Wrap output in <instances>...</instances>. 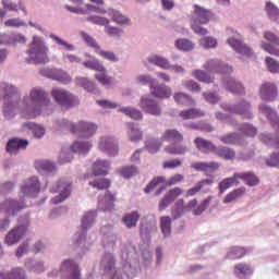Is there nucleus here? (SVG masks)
<instances>
[{"label":"nucleus","mask_w":279,"mask_h":279,"mask_svg":"<svg viewBox=\"0 0 279 279\" xmlns=\"http://www.w3.org/2000/svg\"><path fill=\"white\" fill-rule=\"evenodd\" d=\"M21 112L24 113L27 119H36L40 114H49L53 105L49 99V94L43 87H33L28 95H25L21 99Z\"/></svg>","instance_id":"f257e3e1"},{"label":"nucleus","mask_w":279,"mask_h":279,"mask_svg":"<svg viewBox=\"0 0 279 279\" xmlns=\"http://www.w3.org/2000/svg\"><path fill=\"white\" fill-rule=\"evenodd\" d=\"M25 62L27 64L49 63V46L43 37L34 36L33 41L26 50Z\"/></svg>","instance_id":"f03ea898"},{"label":"nucleus","mask_w":279,"mask_h":279,"mask_svg":"<svg viewBox=\"0 0 279 279\" xmlns=\"http://www.w3.org/2000/svg\"><path fill=\"white\" fill-rule=\"evenodd\" d=\"M122 270L128 279H133L138 276L141 266L138 258H136V247L132 244L122 247L121 251Z\"/></svg>","instance_id":"7ed1b4c3"},{"label":"nucleus","mask_w":279,"mask_h":279,"mask_svg":"<svg viewBox=\"0 0 279 279\" xmlns=\"http://www.w3.org/2000/svg\"><path fill=\"white\" fill-rule=\"evenodd\" d=\"M84 58H86L84 61H82V58L71 54V53H63L62 61L65 64H83L85 69H89V71H96L98 73H108V69H106V65L95 56L85 52Z\"/></svg>","instance_id":"20e7f679"},{"label":"nucleus","mask_w":279,"mask_h":279,"mask_svg":"<svg viewBox=\"0 0 279 279\" xmlns=\"http://www.w3.org/2000/svg\"><path fill=\"white\" fill-rule=\"evenodd\" d=\"M62 279H84L82 278V269L80 264L75 259H63L60 265V269L54 268L48 272V278H58L60 276Z\"/></svg>","instance_id":"39448f33"},{"label":"nucleus","mask_w":279,"mask_h":279,"mask_svg":"<svg viewBox=\"0 0 279 279\" xmlns=\"http://www.w3.org/2000/svg\"><path fill=\"white\" fill-rule=\"evenodd\" d=\"M210 16L211 13L209 10L197 4L194 5V12L191 19V25L194 34H197V36H206V34H208V29L202 25H208Z\"/></svg>","instance_id":"423d86ee"},{"label":"nucleus","mask_w":279,"mask_h":279,"mask_svg":"<svg viewBox=\"0 0 279 279\" xmlns=\"http://www.w3.org/2000/svg\"><path fill=\"white\" fill-rule=\"evenodd\" d=\"M220 108L225 110V112H230L231 114H239L242 119H246L247 121H252L254 119V110L252 109V102L247 99H240L235 104L222 102L220 104Z\"/></svg>","instance_id":"0eeeda50"},{"label":"nucleus","mask_w":279,"mask_h":279,"mask_svg":"<svg viewBox=\"0 0 279 279\" xmlns=\"http://www.w3.org/2000/svg\"><path fill=\"white\" fill-rule=\"evenodd\" d=\"M50 193H59L52 197V204H62L71 197L73 191V181L69 178H61L49 187Z\"/></svg>","instance_id":"6e6552de"},{"label":"nucleus","mask_w":279,"mask_h":279,"mask_svg":"<svg viewBox=\"0 0 279 279\" xmlns=\"http://www.w3.org/2000/svg\"><path fill=\"white\" fill-rule=\"evenodd\" d=\"M51 97L64 110H71V108H75V106H80V98L73 95L71 92L61 88L54 87L51 90Z\"/></svg>","instance_id":"1a4fd4ad"},{"label":"nucleus","mask_w":279,"mask_h":279,"mask_svg":"<svg viewBox=\"0 0 279 279\" xmlns=\"http://www.w3.org/2000/svg\"><path fill=\"white\" fill-rule=\"evenodd\" d=\"M226 34L227 36H229L227 43L229 47H231L235 51V53H239V56H242L243 58H252V56H254V51L252 50V48L246 46L245 43L241 40V35L239 34V32L234 31V28L229 27L226 29Z\"/></svg>","instance_id":"9d476101"},{"label":"nucleus","mask_w":279,"mask_h":279,"mask_svg":"<svg viewBox=\"0 0 279 279\" xmlns=\"http://www.w3.org/2000/svg\"><path fill=\"white\" fill-rule=\"evenodd\" d=\"M80 36L81 38H83L87 47H90V49H93L97 56H99L104 60H108V62H119V56H117L114 51L101 49V46L95 37L90 36L88 33L84 31L80 32Z\"/></svg>","instance_id":"9b49d317"},{"label":"nucleus","mask_w":279,"mask_h":279,"mask_svg":"<svg viewBox=\"0 0 279 279\" xmlns=\"http://www.w3.org/2000/svg\"><path fill=\"white\" fill-rule=\"evenodd\" d=\"M24 208H27V205H25L23 199L19 201L12 197H4L0 202V215H5L8 219H10V217H16Z\"/></svg>","instance_id":"f8f14e48"},{"label":"nucleus","mask_w":279,"mask_h":279,"mask_svg":"<svg viewBox=\"0 0 279 279\" xmlns=\"http://www.w3.org/2000/svg\"><path fill=\"white\" fill-rule=\"evenodd\" d=\"M40 189H43V183L40 182V178L37 175H32L26 178L20 186V195L23 197H38L40 193Z\"/></svg>","instance_id":"ddd939ff"},{"label":"nucleus","mask_w":279,"mask_h":279,"mask_svg":"<svg viewBox=\"0 0 279 279\" xmlns=\"http://www.w3.org/2000/svg\"><path fill=\"white\" fill-rule=\"evenodd\" d=\"M98 150L114 158L119 156V141L112 135H102L98 140Z\"/></svg>","instance_id":"4468645a"},{"label":"nucleus","mask_w":279,"mask_h":279,"mask_svg":"<svg viewBox=\"0 0 279 279\" xmlns=\"http://www.w3.org/2000/svg\"><path fill=\"white\" fill-rule=\"evenodd\" d=\"M203 69L207 73H217L219 75H230L232 73V66L219 59H208L204 64Z\"/></svg>","instance_id":"2eb2a0df"},{"label":"nucleus","mask_w":279,"mask_h":279,"mask_svg":"<svg viewBox=\"0 0 279 279\" xmlns=\"http://www.w3.org/2000/svg\"><path fill=\"white\" fill-rule=\"evenodd\" d=\"M140 108H142L146 114H150L151 117H160V114H162V107H160V104L151 98V96H142Z\"/></svg>","instance_id":"dca6fc26"},{"label":"nucleus","mask_w":279,"mask_h":279,"mask_svg":"<svg viewBox=\"0 0 279 279\" xmlns=\"http://www.w3.org/2000/svg\"><path fill=\"white\" fill-rule=\"evenodd\" d=\"M74 134L81 138H92L97 134V125L93 122L78 121L74 125Z\"/></svg>","instance_id":"f3484780"},{"label":"nucleus","mask_w":279,"mask_h":279,"mask_svg":"<svg viewBox=\"0 0 279 279\" xmlns=\"http://www.w3.org/2000/svg\"><path fill=\"white\" fill-rule=\"evenodd\" d=\"M25 234H27V226L17 225L7 233L4 243L9 246L16 245V243H19V241H21Z\"/></svg>","instance_id":"a211bd4d"},{"label":"nucleus","mask_w":279,"mask_h":279,"mask_svg":"<svg viewBox=\"0 0 279 279\" xmlns=\"http://www.w3.org/2000/svg\"><path fill=\"white\" fill-rule=\"evenodd\" d=\"M222 86L226 88V90L232 93L233 95L245 94V87L243 86V83L230 76V74H227V76L222 77Z\"/></svg>","instance_id":"6ab92c4d"},{"label":"nucleus","mask_w":279,"mask_h":279,"mask_svg":"<svg viewBox=\"0 0 279 279\" xmlns=\"http://www.w3.org/2000/svg\"><path fill=\"white\" fill-rule=\"evenodd\" d=\"M259 97L263 101H276L278 99V87L271 82L263 83L259 87Z\"/></svg>","instance_id":"aec40b11"},{"label":"nucleus","mask_w":279,"mask_h":279,"mask_svg":"<svg viewBox=\"0 0 279 279\" xmlns=\"http://www.w3.org/2000/svg\"><path fill=\"white\" fill-rule=\"evenodd\" d=\"M264 38L268 43H262V48L267 51V53H270V56H277L279 57V49L276 47H279V38L276 36V34L271 32H266L264 34Z\"/></svg>","instance_id":"412c9836"},{"label":"nucleus","mask_w":279,"mask_h":279,"mask_svg":"<svg viewBox=\"0 0 279 279\" xmlns=\"http://www.w3.org/2000/svg\"><path fill=\"white\" fill-rule=\"evenodd\" d=\"M27 145H29V141L27 140L19 137L10 138L5 146L7 154H10V156H16L22 149H27Z\"/></svg>","instance_id":"4be33fe9"},{"label":"nucleus","mask_w":279,"mask_h":279,"mask_svg":"<svg viewBox=\"0 0 279 279\" xmlns=\"http://www.w3.org/2000/svg\"><path fill=\"white\" fill-rule=\"evenodd\" d=\"M219 141H221L223 145H240V147H245V145H247L245 135L239 132H232V133L221 135L219 136Z\"/></svg>","instance_id":"5701e85b"},{"label":"nucleus","mask_w":279,"mask_h":279,"mask_svg":"<svg viewBox=\"0 0 279 279\" xmlns=\"http://www.w3.org/2000/svg\"><path fill=\"white\" fill-rule=\"evenodd\" d=\"M35 169L43 175H56L58 173V166L49 159H41L35 162Z\"/></svg>","instance_id":"b1692460"},{"label":"nucleus","mask_w":279,"mask_h":279,"mask_svg":"<svg viewBox=\"0 0 279 279\" xmlns=\"http://www.w3.org/2000/svg\"><path fill=\"white\" fill-rule=\"evenodd\" d=\"M184 193L183 189L180 187H174L171 189L165 196L159 202V210L162 213V210H166Z\"/></svg>","instance_id":"393cba45"},{"label":"nucleus","mask_w":279,"mask_h":279,"mask_svg":"<svg viewBox=\"0 0 279 279\" xmlns=\"http://www.w3.org/2000/svg\"><path fill=\"white\" fill-rule=\"evenodd\" d=\"M1 5L3 8L2 10H4L5 12H16V14H19V12H23L25 16L29 14V12L27 11V7L25 5V2L23 0H19L17 2H14L12 0H1Z\"/></svg>","instance_id":"a878e982"},{"label":"nucleus","mask_w":279,"mask_h":279,"mask_svg":"<svg viewBox=\"0 0 279 279\" xmlns=\"http://www.w3.org/2000/svg\"><path fill=\"white\" fill-rule=\"evenodd\" d=\"M88 231L80 229L73 236L74 247L82 250L83 252L90 247V242L88 241Z\"/></svg>","instance_id":"bb28decb"},{"label":"nucleus","mask_w":279,"mask_h":279,"mask_svg":"<svg viewBox=\"0 0 279 279\" xmlns=\"http://www.w3.org/2000/svg\"><path fill=\"white\" fill-rule=\"evenodd\" d=\"M22 130L23 132H31L37 141H40L47 134V129L43 124H36L34 122H25L22 125Z\"/></svg>","instance_id":"cd10ccee"},{"label":"nucleus","mask_w":279,"mask_h":279,"mask_svg":"<svg viewBox=\"0 0 279 279\" xmlns=\"http://www.w3.org/2000/svg\"><path fill=\"white\" fill-rule=\"evenodd\" d=\"M116 265H117V258L114 257V254L105 253L102 255V258L100 260V269L106 276L114 271Z\"/></svg>","instance_id":"c85d7f7f"},{"label":"nucleus","mask_w":279,"mask_h":279,"mask_svg":"<svg viewBox=\"0 0 279 279\" xmlns=\"http://www.w3.org/2000/svg\"><path fill=\"white\" fill-rule=\"evenodd\" d=\"M150 93L154 97H157V99H169L172 95L171 87L165 84H158V80L156 81V84L151 86Z\"/></svg>","instance_id":"c756f323"},{"label":"nucleus","mask_w":279,"mask_h":279,"mask_svg":"<svg viewBox=\"0 0 279 279\" xmlns=\"http://www.w3.org/2000/svg\"><path fill=\"white\" fill-rule=\"evenodd\" d=\"M107 13L108 16L112 19L113 23H117L118 25L126 27H130V25H132V19L128 17V15H123V13L118 10L109 9Z\"/></svg>","instance_id":"7c9ffc66"},{"label":"nucleus","mask_w":279,"mask_h":279,"mask_svg":"<svg viewBox=\"0 0 279 279\" xmlns=\"http://www.w3.org/2000/svg\"><path fill=\"white\" fill-rule=\"evenodd\" d=\"M114 195L107 192L104 197L98 198V210H102V213L112 210L114 208Z\"/></svg>","instance_id":"2f4dec72"},{"label":"nucleus","mask_w":279,"mask_h":279,"mask_svg":"<svg viewBox=\"0 0 279 279\" xmlns=\"http://www.w3.org/2000/svg\"><path fill=\"white\" fill-rule=\"evenodd\" d=\"M25 267L33 274H45L47 271L45 262L40 259L28 258L25 260Z\"/></svg>","instance_id":"473e14b6"},{"label":"nucleus","mask_w":279,"mask_h":279,"mask_svg":"<svg viewBox=\"0 0 279 279\" xmlns=\"http://www.w3.org/2000/svg\"><path fill=\"white\" fill-rule=\"evenodd\" d=\"M194 143L198 151H203V154H215V150H217V145L203 137H196Z\"/></svg>","instance_id":"72a5a7b5"},{"label":"nucleus","mask_w":279,"mask_h":279,"mask_svg":"<svg viewBox=\"0 0 279 279\" xmlns=\"http://www.w3.org/2000/svg\"><path fill=\"white\" fill-rule=\"evenodd\" d=\"M166 182H167V179L165 177H157L147 184L144 191L145 193H151L154 189H156V186H160L156 191V195H160L163 191H167V185H161V184H165Z\"/></svg>","instance_id":"f704fd0d"},{"label":"nucleus","mask_w":279,"mask_h":279,"mask_svg":"<svg viewBox=\"0 0 279 279\" xmlns=\"http://www.w3.org/2000/svg\"><path fill=\"white\" fill-rule=\"evenodd\" d=\"M235 178L243 180L244 184L247 186H258V184H260V179H258L253 171L235 172Z\"/></svg>","instance_id":"c9c22d12"},{"label":"nucleus","mask_w":279,"mask_h":279,"mask_svg":"<svg viewBox=\"0 0 279 279\" xmlns=\"http://www.w3.org/2000/svg\"><path fill=\"white\" fill-rule=\"evenodd\" d=\"M97 221V211H86L81 218V230L88 232Z\"/></svg>","instance_id":"e433bc0d"},{"label":"nucleus","mask_w":279,"mask_h":279,"mask_svg":"<svg viewBox=\"0 0 279 279\" xmlns=\"http://www.w3.org/2000/svg\"><path fill=\"white\" fill-rule=\"evenodd\" d=\"M65 9L69 12H72L73 14H90V12H97L98 14H104V12H106L97 8L96 5H92V4H86V8L65 5Z\"/></svg>","instance_id":"4c0bfd02"},{"label":"nucleus","mask_w":279,"mask_h":279,"mask_svg":"<svg viewBox=\"0 0 279 279\" xmlns=\"http://www.w3.org/2000/svg\"><path fill=\"white\" fill-rule=\"evenodd\" d=\"M93 149V143L90 141H76L70 146V151L74 154H88Z\"/></svg>","instance_id":"58836bf2"},{"label":"nucleus","mask_w":279,"mask_h":279,"mask_svg":"<svg viewBox=\"0 0 279 279\" xmlns=\"http://www.w3.org/2000/svg\"><path fill=\"white\" fill-rule=\"evenodd\" d=\"M234 275L236 278L245 279L247 276H252L254 274V268L250 264L240 263L234 267Z\"/></svg>","instance_id":"ea45409f"},{"label":"nucleus","mask_w":279,"mask_h":279,"mask_svg":"<svg viewBox=\"0 0 279 279\" xmlns=\"http://www.w3.org/2000/svg\"><path fill=\"white\" fill-rule=\"evenodd\" d=\"M173 99L178 106H185L186 108L195 106V99L186 93L178 92L173 95Z\"/></svg>","instance_id":"a19ab883"},{"label":"nucleus","mask_w":279,"mask_h":279,"mask_svg":"<svg viewBox=\"0 0 279 279\" xmlns=\"http://www.w3.org/2000/svg\"><path fill=\"white\" fill-rule=\"evenodd\" d=\"M140 219L141 214H138V211H131L123 216L122 222L125 226V228H128V230H132V228H136Z\"/></svg>","instance_id":"79ce46f5"},{"label":"nucleus","mask_w":279,"mask_h":279,"mask_svg":"<svg viewBox=\"0 0 279 279\" xmlns=\"http://www.w3.org/2000/svg\"><path fill=\"white\" fill-rule=\"evenodd\" d=\"M172 223L173 220L169 216H161L159 219V228L161 231V234H163L165 239H169L171 236V230H172Z\"/></svg>","instance_id":"37998d69"},{"label":"nucleus","mask_w":279,"mask_h":279,"mask_svg":"<svg viewBox=\"0 0 279 279\" xmlns=\"http://www.w3.org/2000/svg\"><path fill=\"white\" fill-rule=\"evenodd\" d=\"M147 62L149 64H154L155 66H159V69H163L165 71H169V66L171 64V62H169V59L158 54H153L148 57Z\"/></svg>","instance_id":"c03bdc74"},{"label":"nucleus","mask_w":279,"mask_h":279,"mask_svg":"<svg viewBox=\"0 0 279 279\" xmlns=\"http://www.w3.org/2000/svg\"><path fill=\"white\" fill-rule=\"evenodd\" d=\"M214 154L219 156V158H223V160H234L236 157V151L228 146H216Z\"/></svg>","instance_id":"a18cd8bd"},{"label":"nucleus","mask_w":279,"mask_h":279,"mask_svg":"<svg viewBox=\"0 0 279 279\" xmlns=\"http://www.w3.org/2000/svg\"><path fill=\"white\" fill-rule=\"evenodd\" d=\"M54 130H58L59 132L68 130L69 132H72V134H74L75 122H72L71 120H66L64 118H59L54 121Z\"/></svg>","instance_id":"49530a36"},{"label":"nucleus","mask_w":279,"mask_h":279,"mask_svg":"<svg viewBox=\"0 0 279 279\" xmlns=\"http://www.w3.org/2000/svg\"><path fill=\"white\" fill-rule=\"evenodd\" d=\"M94 175H108V169H110V161L106 159H98L94 163Z\"/></svg>","instance_id":"de8ad7c7"},{"label":"nucleus","mask_w":279,"mask_h":279,"mask_svg":"<svg viewBox=\"0 0 279 279\" xmlns=\"http://www.w3.org/2000/svg\"><path fill=\"white\" fill-rule=\"evenodd\" d=\"M126 125L129 128V138L132 143H138V141L143 140V131L136 124L129 122Z\"/></svg>","instance_id":"09e8293b"},{"label":"nucleus","mask_w":279,"mask_h":279,"mask_svg":"<svg viewBox=\"0 0 279 279\" xmlns=\"http://www.w3.org/2000/svg\"><path fill=\"white\" fill-rule=\"evenodd\" d=\"M239 184L240 181L239 177H236V173H234L233 177L222 180L219 183L220 195H222V193H226V191H228V189H231V186H239Z\"/></svg>","instance_id":"8fccbe9b"},{"label":"nucleus","mask_w":279,"mask_h":279,"mask_svg":"<svg viewBox=\"0 0 279 279\" xmlns=\"http://www.w3.org/2000/svg\"><path fill=\"white\" fill-rule=\"evenodd\" d=\"M49 77L57 82H62V84H71L72 82L71 75L62 70H51Z\"/></svg>","instance_id":"3c124183"},{"label":"nucleus","mask_w":279,"mask_h":279,"mask_svg":"<svg viewBox=\"0 0 279 279\" xmlns=\"http://www.w3.org/2000/svg\"><path fill=\"white\" fill-rule=\"evenodd\" d=\"M75 82H76L77 86H81L82 88L87 90V93H94V94L97 93V86L89 78L78 76L75 78Z\"/></svg>","instance_id":"603ef678"},{"label":"nucleus","mask_w":279,"mask_h":279,"mask_svg":"<svg viewBox=\"0 0 279 279\" xmlns=\"http://www.w3.org/2000/svg\"><path fill=\"white\" fill-rule=\"evenodd\" d=\"M192 75L198 82H203V84H214L215 83V76H211L208 72H205L203 70H194L192 72Z\"/></svg>","instance_id":"864d4df0"},{"label":"nucleus","mask_w":279,"mask_h":279,"mask_svg":"<svg viewBox=\"0 0 279 279\" xmlns=\"http://www.w3.org/2000/svg\"><path fill=\"white\" fill-rule=\"evenodd\" d=\"M245 187H239L227 194V196L223 199V204H234L236 199H241L242 196L245 195Z\"/></svg>","instance_id":"5fc2aeb1"},{"label":"nucleus","mask_w":279,"mask_h":279,"mask_svg":"<svg viewBox=\"0 0 279 279\" xmlns=\"http://www.w3.org/2000/svg\"><path fill=\"white\" fill-rule=\"evenodd\" d=\"M236 129L239 132H241V134H244V136H250L251 138H254V136L258 134V129L252 123L238 124Z\"/></svg>","instance_id":"6e6d98bb"},{"label":"nucleus","mask_w":279,"mask_h":279,"mask_svg":"<svg viewBox=\"0 0 279 279\" xmlns=\"http://www.w3.org/2000/svg\"><path fill=\"white\" fill-rule=\"evenodd\" d=\"M204 111H202L201 109L192 108L180 111L179 117L186 121L189 119H199V117H204Z\"/></svg>","instance_id":"4d7b16f0"},{"label":"nucleus","mask_w":279,"mask_h":279,"mask_svg":"<svg viewBox=\"0 0 279 279\" xmlns=\"http://www.w3.org/2000/svg\"><path fill=\"white\" fill-rule=\"evenodd\" d=\"M192 169H195V171H215L216 169H219V163L215 161L209 162H194L191 165Z\"/></svg>","instance_id":"13d9d810"},{"label":"nucleus","mask_w":279,"mask_h":279,"mask_svg":"<svg viewBox=\"0 0 279 279\" xmlns=\"http://www.w3.org/2000/svg\"><path fill=\"white\" fill-rule=\"evenodd\" d=\"M184 136L175 129L167 130L162 135V141H172L173 143H182Z\"/></svg>","instance_id":"bf43d9fd"},{"label":"nucleus","mask_w":279,"mask_h":279,"mask_svg":"<svg viewBox=\"0 0 279 279\" xmlns=\"http://www.w3.org/2000/svg\"><path fill=\"white\" fill-rule=\"evenodd\" d=\"M119 112H122V114H125L135 121H141V119H143V112L134 107H122L119 109Z\"/></svg>","instance_id":"052dcab7"},{"label":"nucleus","mask_w":279,"mask_h":279,"mask_svg":"<svg viewBox=\"0 0 279 279\" xmlns=\"http://www.w3.org/2000/svg\"><path fill=\"white\" fill-rule=\"evenodd\" d=\"M247 254V250L241 246H232L228 250L227 258L230 260H236V258H243Z\"/></svg>","instance_id":"680f3d73"},{"label":"nucleus","mask_w":279,"mask_h":279,"mask_svg":"<svg viewBox=\"0 0 279 279\" xmlns=\"http://www.w3.org/2000/svg\"><path fill=\"white\" fill-rule=\"evenodd\" d=\"M0 279H25V270L13 268L10 272H0Z\"/></svg>","instance_id":"e2e57ef3"},{"label":"nucleus","mask_w":279,"mask_h":279,"mask_svg":"<svg viewBox=\"0 0 279 279\" xmlns=\"http://www.w3.org/2000/svg\"><path fill=\"white\" fill-rule=\"evenodd\" d=\"M185 128H189L190 130H199L201 132H214L215 129L213 125L206 122H191L185 124Z\"/></svg>","instance_id":"0e129e2a"},{"label":"nucleus","mask_w":279,"mask_h":279,"mask_svg":"<svg viewBox=\"0 0 279 279\" xmlns=\"http://www.w3.org/2000/svg\"><path fill=\"white\" fill-rule=\"evenodd\" d=\"M16 189V181H2L0 182V195H11Z\"/></svg>","instance_id":"69168bd1"},{"label":"nucleus","mask_w":279,"mask_h":279,"mask_svg":"<svg viewBox=\"0 0 279 279\" xmlns=\"http://www.w3.org/2000/svg\"><path fill=\"white\" fill-rule=\"evenodd\" d=\"M199 45L203 49H217L219 41L213 36H206L199 39Z\"/></svg>","instance_id":"338daca9"},{"label":"nucleus","mask_w":279,"mask_h":279,"mask_svg":"<svg viewBox=\"0 0 279 279\" xmlns=\"http://www.w3.org/2000/svg\"><path fill=\"white\" fill-rule=\"evenodd\" d=\"M110 180L106 178H97L94 181L89 182V186H93L94 189H98V191H104L106 189H110Z\"/></svg>","instance_id":"774afa93"}]
</instances>
